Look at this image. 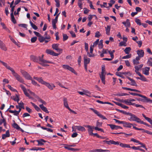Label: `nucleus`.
<instances>
[{
  "label": "nucleus",
  "instance_id": "obj_1",
  "mask_svg": "<svg viewBox=\"0 0 152 152\" xmlns=\"http://www.w3.org/2000/svg\"><path fill=\"white\" fill-rule=\"evenodd\" d=\"M106 72L105 69V66L102 65V66L101 73L99 74V76L102 82L104 84H105V77Z\"/></svg>",
  "mask_w": 152,
  "mask_h": 152
},
{
  "label": "nucleus",
  "instance_id": "obj_2",
  "mask_svg": "<svg viewBox=\"0 0 152 152\" xmlns=\"http://www.w3.org/2000/svg\"><path fill=\"white\" fill-rule=\"evenodd\" d=\"M127 114L129 116V117L128 118L129 121H135L137 123H140L141 120L135 115L129 113H127Z\"/></svg>",
  "mask_w": 152,
  "mask_h": 152
},
{
  "label": "nucleus",
  "instance_id": "obj_3",
  "mask_svg": "<svg viewBox=\"0 0 152 152\" xmlns=\"http://www.w3.org/2000/svg\"><path fill=\"white\" fill-rule=\"evenodd\" d=\"M12 73L13 76L18 81L21 83H24V80L18 74L16 73L14 70L12 72Z\"/></svg>",
  "mask_w": 152,
  "mask_h": 152
},
{
  "label": "nucleus",
  "instance_id": "obj_4",
  "mask_svg": "<svg viewBox=\"0 0 152 152\" xmlns=\"http://www.w3.org/2000/svg\"><path fill=\"white\" fill-rule=\"evenodd\" d=\"M62 67L64 69L68 70L76 75H77V73L75 72L74 69L69 65H63L62 66Z\"/></svg>",
  "mask_w": 152,
  "mask_h": 152
},
{
  "label": "nucleus",
  "instance_id": "obj_5",
  "mask_svg": "<svg viewBox=\"0 0 152 152\" xmlns=\"http://www.w3.org/2000/svg\"><path fill=\"white\" fill-rule=\"evenodd\" d=\"M84 64L85 69L86 71H88L87 64L89 63L90 61V59L88 58L87 56L85 55L84 56Z\"/></svg>",
  "mask_w": 152,
  "mask_h": 152
},
{
  "label": "nucleus",
  "instance_id": "obj_6",
  "mask_svg": "<svg viewBox=\"0 0 152 152\" xmlns=\"http://www.w3.org/2000/svg\"><path fill=\"white\" fill-rule=\"evenodd\" d=\"M39 61L40 62L39 64L44 66H48V64H47V63H53L52 62L49 61H47L46 60H44L43 59L39 57Z\"/></svg>",
  "mask_w": 152,
  "mask_h": 152
},
{
  "label": "nucleus",
  "instance_id": "obj_7",
  "mask_svg": "<svg viewBox=\"0 0 152 152\" xmlns=\"http://www.w3.org/2000/svg\"><path fill=\"white\" fill-rule=\"evenodd\" d=\"M39 61L40 62L39 64L44 66H48V64H47V63H53L52 62L49 61H47L46 60H44L43 59L39 57Z\"/></svg>",
  "mask_w": 152,
  "mask_h": 152
},
{
  "label": "nucleus",
  "instance_id": "obj_8",
  "mask_svg": "<svg viewBox=\"0 0 152 152\" xmlns=\"http://www.w3.org/2000/svg\"><path fill=\"white\" fill-rule=\"evenodd\" d=\"M23 76L26 79L28 80H31L32 77L27 72L23 70H21L20 72Z\"/></svg>",
  "mask_w": 152,
  "mask_h": 152
},
{
  "label": "nucleus",
  "instance_id": "obj_9",
  "mask_svg": "<svg viewBox=\"0 0 152 152\" xmlns=\"http://www.w3.org/2000/svg\"><path fill=\"white\" fill-rule=\"evenodd\" d=\"M90 109L92 110L95 114L99 117L100 118H102L103 119H106L107 118L101 114L98 111L94 110V109L91 108Z\"/></svg>",
  "mask_w": 152,
  "mask_h": 152
},
{
  "label": "nucleus",
  "instance_id": "obj_10",
  "mask_svg": "<svg viewBox=\"0 0 152 152\" xmlns=\"http://www.w3.org/2000/svg\"><path fill=\"white\" fill-rule=\"evenodd\" d=\"M46 53L52 55L54 56H58L59 55V54L55 53L52 50L49 49H47L46 51Z\"/></svg>",
  "mask_w": 152,
  "mask_h": 152
},
{
  "label": "nucleus",
  "instance_id": "obj_11",
  "mask_svg": "<svg viewBox=\"0 0 152 152\" xmlns=\"http://www.w3.org/2000/svg\"><path fill=\"white\" fill-rule=\"evenodd\" d=\"M45 85L49 89L51 90H53L55 87V86L53 83H50L47 82H46Z\"/></svg>",
  "mask_w": 152,
  "mask_h": 152
},
{
  "label": "nucleus",
  "instance_id": "obj_12",
  "mask_svg": "<svg viewBox=\"0 0 152 152\" xmlns=\"http://www.w3.org/2000/svg\"><path fill=\"white\" fill-rule=\"evenodd\" d=\"M0 62L2 64L8 69L10 70L11 72L14 70V69L12 67L9 66L6 63L0 60Z\"/></svg>",
  "mask_w": 152,
  "mask_h": 152
},
{
  "label": "nucleus",
  "instance_id": "obj_13",
  "mask_svg": "<svg viewBox=\"0 0 152 152\" xmlns=\"http://www.w3.org/2000/svg\"><path fill=\"white\" fill-rule=\"evenodd\" d=\"M59 44H54L52 45V48L57 51L60 52L62 51V49L58 48Z\"/></svg>",
  "mask_w": 152,
  "mask_h": 152
},
{
  "label": "nucleus",
  "instance_id": "obj_14",
  "mask_svg": "<svg viewBox=\"0 0 152 152\" xmlns=\"http://www.w3.org/2000/svg\"><path fill=\"white\" fill-rule=\"evenodd\" d=\"M150 68L148 67H146L143 68L142 69V73L144 75H149V71Z\"/></svg>",
  "mask_w": 152,
  "mask_h": 152
},
{
  "label": "nucleus",
  "instance_id": "obj_15",
  "mask_svg": "<svg viewBox=\"0 0 152 152\" xmlns=\"http://www.w3.org/2000/svg\"><path fill=\"white\" fill-rule=\"evenodd\" d=\"M20 87L23 90V91L24 92L25 94L29 98H31L30 95L28 93L27 90L26 89L25 87L22 85H20Z\"/></svg>",
  "mask_w": 152,
  "mask_h": 152
},
{
  "label": "nucleus",
  "instance_id": "obj_16",
  "mask_svg": "<svg viewBox=\"0 0 152 152\" xmlns=\"http://www.w3.org/2000/svg\"><path fill=\"white\" fill-rule=\"evenodd\" d=\"M123 126L125 127L131 128L132 126H133V124L129 122L124 121L123 123Z\"/></svg>",
  "mask_w": 152,
  "mask_h": 152
},
{
  "label": "nucleus",
  "instance_id": "obj_17",
  "mask_svg": "<svg viewBox=\"0 0 152 152\" xmlns=\"http://www.w3.org/2000/svg\"><path fill=\"white\" fill-rule=\"evenodd\" d=\"M88 128V131L89 134L90 135H92L93 134V129L94 128L93 127H92L90 125H87L86 126Z\"/></svg>",
  "mask_w": 152,
  "mask_h": 152
},
{
  "label": "nucleus",
  "instance_id": "obj_18",
  "mask_svg": "<svg viewBox=\"0 0 152 152\" xmlns=\"http://www.w3.org/2000/svg\"><path fill=\"white\" fill-rule=\"evenodd\" d=\"M137 54L138 56L142 58L144 56V53L143 50H139L137 51Z\"/></svg>",
  "mask_w": 152,
  "mask_h": 152
},
{
  "label": "nucleus",
  "instance_id": "obj_19",
  "mask_svg": "<svg viewBox=\"0 0 152 152\" xmlns=\"http://www.w3.org/2000/svg\"><path fill=\"white\" fill-rule=\"evenodd\" d=\"M10 134L9 133V131L7 130L6 131L5 134H2V139L3 140H4L6 138L9 137L10 136Z\"/></svg>",
  "mask_w": 152,
  "mask_h": 152
},
{
  "label": "nucleus",
  "instance_id": "obj_20",
  "mask_svg": "<svg viewBox=\"0 0 152 152\" xmlns=\"http://www.w3.org/2000/svg\"><path fill=\"white\" fill-rule=\"evenodd\" d=\"M39 56L37 57L33 55H31L30 56V58L33 61L35 62H37L39 60Z\"/></svg>",
  "mask_w": 152,
  "mask_h": 152
},
{
  "label": "nucleus",
  "instance_id": "obj_21",
  "mask_svg": "<svg viewBox=\"0 0 152 152\" xmlns=\"http://www.w3.org/2000/svg\"><path fill=\"white\" fill-rule=\"evenodd\" d=\"M106 31V34L108 35H110V31L111 26L108 25L107 27H105Z\"/></svg>",
  "mask_w": 152,
  "mask_h": 152
},
{
  "label": "nucleus",
  "instance_id": "obj_22",
  "mask_svg": "<svg viewBox=\"0 0 152 152\" xmlns=\"http://www.w3.org/2000/svg\"><path fill=\"white\" fill-rule=\"evenodd\" d=\"M127 78L131 81V83L130 84L132 86H137V84L134 80L129 77Z\"/></svg>",
  "mask_w": 152,
  "mask_h": 152
},
{
  "label": "nucleus",
  "instance_id": "obj_23",
  "mask_svg": "<svg viewBox=\"0 0 152 152\" xmlns=\"http://www.w3.org/2000/svg\"><path fill=\"white\" fill-rule=\"evenodd\" d=\"M122 23L126 27H129L130 26V23L129 22V20L128 19L126 20V22H123Z\"/></svg>",
  "mask_w": 152,
  "mask_h": 152
},
{
  "label": "nucleus",
  "instance_id": "obj_24",
  "mask_svg": "<svg viewBox=\"0 0 152 152\" xmlns=\"http://www.w3.org/2000/svg\"><path fill=\"white\" fill-rule=\"evenodd\" d=\"M63 101L64 106L65 107H66V108L68 109L69 110L70 108L68 106L66 99L65 98H64Z\"/></svg>",
  "mask_w": 152,
  "mask_h": 152
},
{
  "label": "nucleus",
  "instance_id": "obj_25",
  "mask_svg": "<svg viewBox=\"0 0 152 152\" xmlns=\"http://www.w3.org/2000/svg\"><path fill=\"white\" fill-rule=\"evenodd\" d=\"M76 127L77 128V130L78 131L82 132H85L86 131L85 128L83 126H78L77 127Z\"/></svg>",
  "mask_w": 152,
  "mask_h": 152
},
{
  "label": "nucleus",
  "instance_id": "obj_26",
  "mask_svg": "<svg viewBox=\"0 0 152 152\" xmlns=\"http://www.w3.org/2000/svg\"><path fill=\"white\" fill-rule=\"evenodd\" d=\"M122 102L128 105H133L134 104V103H132L131 102L129 99L125 100H124Z\"/></svg>",
  "mask_w": 152,
  "mask_h": 152
},
{
  "label": "nucleus",
  "instance_id": "obj_27",
  "mask_svg": "<svg viewBox=\"0 0 152 152\" xmlns=\"http://www.w3.org/2000/svg\"><path fill=\"white\" fill-rule=\"evenodd\" d=\"M39 106L41 109L44 111L46 113H49V111L47 110V108L45 107H44L43 104L39 105Z\"/></svg>",
  "mask_w": 152,
  "mask_h": 152
},
{
  "label": "nucleus",
  "instance_id": "obj_28",
  "mask_svg": "<svg viewBox=\"0 0 152 152\" xmlns=\"http://www.w3.org/2000/svg\"><path fill=\"white\" fill-rule=\"evenodd\" d=\"M27 91L28 93L30 95V96L31 97V98H31V96H34L35 97H37V96L36 94H35L33 92L31 91L30 90L28 89L27 90Z\"/></svg>",
  "mask_w": 152,
  "mask_h": 152
},
{
  "label": "nucleus",
  "instance_id": "obj_29",
  "mask_svg": "<svg viewBox=\"0 0 152 152\" xmlns=\"http://www.w3.org/2000/svg\"><path fill=\"white\" fill-rule=\"evenodd\" d=\"M27 91L28 93L30 95V96L31 97V98H31V96H34L35 97H37V96L36 94H35L33 92L31 91L30 90L28 89L27 90Z\"/></svg>",
  "mask_w": 152,
  "mask_h": 152
},
{
  "label": "nucleus",
  "instance_id": "obj_30",
  "mask_svg": "<svg viewBox=\"0 0 152 152\" xmlns=\"http://www.w3.org/2000/svg\"><path fill=\"white\" fill-rule=\"evenodd\" d=\"M37 141L38 142V145H43V142H46L45 140L42 139L37 140Z\"/></svg>",
  "mask_w": 152,
  "mask_h": 152
},
{
  "label": "nucleus",
  "instance_id": "obj_31",
  "mask_svg": "<svg viewBox=\"0 0 152 152\" xmlns=\"http://www.w3.org/2000/svg\"><path fill=\"white\" fill-rule=\"evenodd\" d=\"M140 146H137V147H135L134 146H133L131 148L134 150H139L140 151H142L143 152H145V151L143 149L140 148Z\"/></svg>",
  "mask_w": 152,
  "mask_h": 152
},
{
  "label": "nucleus",
  "instance_id": "obj_32",
  "mask_svg": "<svg viewBox=\"0 0 152 152\" xmlns=\"http://www.w3.org/2000/svg\"><path fill=\"white\" fill-rule=\"evenodd\" d=\"M64 145H65L64 146V148L66 149H67L69 150H71L72 151L74 150V148H70V146H69V145L64 144Z\"/></svg>",
  "mask_w": 152,
  "mask_h": 152
},
{
  "label": "nucleus",
  "instance_id": "obj_33",
  "mask_svg": "<svg viewBox=\"0 0 152 152\" xmlns=\"http://www.w3.org/2000/svg\"><path fill=\"white\" fill-rule=\"evenodd\" d=\"M131 50V48L130 47H126V48L124 51L126 54H128Z\"/></svg>",
  "mask_w": 152,
  "mask_h": 152
},
{
  "label": "nucleus",
  "instance_id": "obj_34",
  "mask_svg": "<svg viewBox=\"0 0 152 152\" xmlns=\"http://www.w3.org/2000/svg\"><path fill=\"white\" fill-rule=\"evenodd\" d=\"M0 48L2 50L6 51L7 50V48L6 47L5 45L3 42L0 46Z\"/></svg>",
  "mask_w": 152,
  "mask_h": 152
},
{
  "label": "nucleus",
  "instance_id": "obj_35",
  "mask_svg": "<svg viewBox=\"0 0 152 152\" xmlns=\"http://www.w3.org/2000/svg\"><path fill=\"white\" fill-rule=\"evenodd\" d=\"M12 126L15 129H17L22 130V129L19 127V126L18 125V124L15 123H14L12 124Z\"/></svg>",
  "mask_w": 152,
  "mask_h": 152
},
{
  "label": "nucleus",
  "instance_id": "obj_36",
  "mask_svg": "<svg viewBox=\"0 0 152 152\" xmlns=\"http://www.w3.org/2000/svg\"><path fill=\"white\" fill-rule=\"evenodd\" d=\"M10 15L12 21L13 23H16V21L13 15V14H12V13H11L10 14Z\"/></svg>",
  "mask_w": 152,
  "mask_h": 152
},
{
  "label": "nucleus",
  "instance_id": "obj_37",
  "mask_svg": "<svg viewBox=\"0 0 152 152\" xmlns=\"http://www.w3.org/2000/svg\"><path fill=\"white\" fill-rule=\"evenodd\" d=\"M13 99L14 101H17L18 103L20 100L19 96L18 95L16 94L15 96L14 97Z\"/></svg>",
  "mask_w": 152,
  "mask_h": 152
},
{
  "label": "nucleus",
  "instance_id": "obj_38",
  "mask_svg": "<svg viewBox=\"0 0 152 152\" xmlns=\"http://www.w3.org/2000/svg\"><path fill=\"white\" fill-rule=\"evenodd\" d=\"M143 66V64H141L140 65H139L138 66H135L134 67V68H135V70H139Z\"/></svg>",
  "mask_w": 152,
  "mask_h": 152
},
{
  "label": "nucleus",
  "instance_id": "obj_39",
  "mask_svg": "<svg viewBox=\"0 0 152 152\" xmlns=\"http://www.w3.org/2000/svg\"><path fill=\"white\" fill-rule=\"evenodd\" d=\"M18 105L20 107V110H21L22 108L23 109H24V103L22 101H21L20 103H19L18 102Z\"/></svg>",
  "mask_w": 152,
  "mask_h": 152
},
{
  "label": "nucleus",
  "instance_id": "obj_40",
  "mask_svg": "<svg viewBox=\"0 0 152 152\" xmlns=\"http://www.w3.org/2000/svg\"><path fill=\"white\" fill-rule=\"evenodd\" d=\"M41 128L43 129L46 130L47 131L52 132H53V129L49 128H45L43 126L41 127Z\"/></svg>",
  "mask_w": 152,
  "mask_h": 152
},
{
  "label": "nucleus",
  "instance_id": "obj_41",
  "mask_svg": "<svg viewBox=\"0 0 152 152\" xmlns=\"http://www.w3.org/2000/svg\"><path fill=\"white\" fill-rule=\"evenodd\" d=\"M30 23L31 26L35 30H36L38 28L31 21H30Z\"/></svg>",
  "mask_w": 152,
  "mask_h": 152
},
{
  "label": "nucleus",
  "instance_id": "obj_42",
  "mask_svg": "<svg viewBox=\"0 0 152 152\" xmlns=\"http://www.w3.org/2000/svg\"><path fill=\"white\" fill-rule=\"evenodd\" d=\"M140 76V80L144 82H147V81L146 78L143 75H141Z\"/></svg>",
  "mask_w": 152,
  "mask_h": 152
},
{
  "label": "nucleus",
  "instance_id": "obj_43",
  "mask_svg": "<svg viewBox=\"0 0 152 152\" xmlns=\"http://www.w3.org/2000/svg\"><path fill=\"white\" fill-rule=\"evenodd\" d=\"M82 1H78V5L80 9H82L83 8L82 5L83 3H82Z\"/></svg>",
  "mask_w": 152,
  "mask_h": 152
},
{
  "label": "nucleus",
  "instance_id": "obj_44",
  "mask_svg": "<svg viewBox=\"0 0 152 152\" xmlns=\"http://www.w3.org/2000/svg\"><path fill=\"white\" fill-rule=\"evenodd\" d=\"M39 40L40 42H42L45 40V38L44 37H43L41 35L39 37Z\"/></svg>",
  "mask_w": 152,
  "mask_h": 152
},
{
  "label": "nucleus",
  "instance_id": "obj_45",
  "mask_svg": "<svg viewBox=\"0 0 152 152\" xmlns=\"http://www.w3.org/2000/svg\"><path fill=\"white\" fill-rule=\"evenodd\" d=\"M44 37L45 38V39H46L49 40L50 39V36L49 35L47 34V33L46 32L45 34Z\"/></svg>",
  "mask_w": 152,
  "mask_h": 152
},
{
  "label": "nucleus",
  "instance_id": "obj_46",
  "mask_svg": "<svg viewBox=\"0 0 152 152\" xmlns=\"http://www.w3.org/2000/svg\"><path fill=\"white\" fill-rule=\"evenodd\" d=\"M117 104L118 105L121 107L125 109H128V107L122 104L121 103H119Z\"/></svg>",
  "mask_w": 152,
  "mask_h": 152
},
{
  "label": "nucleus",
  "instance_id": "obj_47",
  "mask_svg": "<svg viewBox=\"0 0 152 152\" xmlns=\"http://www.w3.org/2000/svg\"><path fill=\"white\" fill-rule=\"evenodd\" d=\"M131 141L134 142H136L138 144H142L141 142H140L139 141L135 139L134 138H132L131 140Z\"/></svg>",
  "mask_w": 152,
  "mask_h": 152
},
{
  "label": "nucleus",
  "instance_id": "obj_48",
  "mask_svg": "<svg viewBox=\"0 0 152 152\" xmlns=\"http://www.w3.org/2000/svg\"><path fill=\"white\" fill-rule=\"evenodd\" d=\"M144 101L145 102H149L150 103H152V100L149 99L146 96L145 97V99H144Z\"/></svg>",
  "mask_w": 152,
  "mask_h": 152
},
{
  "label": "nucleus",
  "instance_id": "obj_49",
  "mask_svg": "<svg viewBox=\"0 0 152 152\" xmlns=\"http://www.w3.org/2000/svg\"><path fill=\"white\" fill-rule=\"evenodd\" d=\"M135 22L137 24L140 26L141 25V20L137 18H136L135 20Z\"/></svg>",
  "mask_w": 152,
  "mask_h": 152
},
{
  "label": "nucleus",
  "instance_id": "obj_50",
  "mask_svg": "<svg viewBox=\"0 0 152 152\" xmlns=\"http://www.w3.org/2000/svg\"><path fill=\"white\" fill-rule=\"evenodd\" d=\"M39 83H40L42 84L45 85V84L46 82L43 80L41 78H40L39 79L38 81Z\"/></svg>",
  "mask_w": 152,
  "mask_h": 152
},
{
  "label": "nucleus",
  "instance_id": "obj_51",
  "mask_svg": "<svg viewBox=\"0 0 152 152\" xmlns=\"http://www.w3.org/2000/svg\"><path fill=\"white\" fill-rule=\"evenodd\" d=\"M128 94L126 93H118L117 94H116V96H126L128 95Z\"/></svg>",
  "mask_w": 152,
  "mask_h": 152
},
{
  "label": "nucleus",
  "instance_id": "obj_52",
  "mask_svg": "<svg viewBox=\"0 0 152 152\" xmlns=\"http://www.w3.org/2000/svg\"><path fill=\"white\" fill-rule=\"evenodd\" d=\"M132 56V55L131 54H128L126 56H124L123 57L122 59H128L130 58Z\"/></svg>",
  "mask_w": 152,
  "mask_h": 152
},
{
  "label": "nucleus",
  "instance_id": "obj_53",
  "mask_svg": "<svg viewBox=\"0 0 152 152\" xmlns=\"http://www.w3.org/2000/svg\"><path fill=\"white\" fill-rule=\"evenodd\" d=\"M113 120H114L116 123H117L118 124H123L124 122V121H119L115 119H114Z\"/></svg>",
  "mask_w": 152,
  "mask_h": 152
},
{
  "label": "nucleus",
  "instance_id": "obj_54",
  "mask_svg": "<svg viewBox=\"0 0 152 152\" xmlns=\"http://www.w3.org/2000/svg\"><path fill=\"white\" fill-rule=\"evenodd\" d=\"M63 40L64 41H65L68 38V37L67 36V35L65 34H63Z\"/></svg>",
  "mask_w": 152,
  "mask_h": 152
},
{
  "label": "nucleus",
  "instance_id": "obj_55",
  "mask_svg": "<svg viewBox=\"0 0 152 152\" xmlns=\"http://www.w3.org/2000/svg\"><path fill=\"white\" fill-rule=\"evenodd\" d=\"M1 3L3 4L4 6L5 5V0H0V7H2V5Z\"/></svg>",
  "mask_w": 152,
  "mask_h": 152
},
{
  "label": "nucleus",
  "instance_id": "obj_56",
  "mask_svg": "<svg viewBox=\"0 0 152 152\" xmlns=\"http://www.w3.org/2000/svg\"><path fill=\"white\" fill-rule=\"evenodd\" d=\"M115 3V1L114 0H111L110 3H108L109 7H111L112 5Z\"/></svg>",
  "mask_w": 152,
  "mask_h": 152
},
{
  "label": "nucleus",
  "instance_id": "obj_57",
  "mask_svg": "<svg viewBox=\"0 0 152 152\" xmlns=\"http://www.w3.org/2000/svg\"><path fill=\"white\" fill-rule=\"evenodd\" d=\"M7 86L8 88L12 91L15 92H17V91L16 89H14L13 87H12L11 86L8 85Z\"/></svg>",
  "mask_w": 152,
  "mask_h": 152
},
{
  "label": "nucleus",
  "instance_id": "obj_58",
  "mask_svg": "<svg viewBox=\"0 0 152 152\" xmlns=\"http://www.w3.org/2000/svg\"><path fill=\"white\" fill-rule=\"evenodd\" d=\"M101 36L99 31H97L95 33V37L97 38H99Z\"/></svg>",
  "mask_w": 152,
  "mask_h": 152
},
{
  "label": "nucleus",
  "instance_id": "obj_59",
  "mask_svg": "<svg viewBox=\"0 0 152 152\" xmlns=\"http://www.w3.org/2000/svg\"><path fill=\"white\" fill-rule=\"evenodd\" d=\"M94 128L96 130L100 131L103 132H104L103 130L102 129L99 128L97 127H94Z\"/></svg>",
  "mask_w": 152,
  "mask_h": 152
},
{
  "label": "nucleus",
  "instance_id": "obj_60",
  "mask_svg": "<svg viewBox=\"0 0 152 152\" xmlns=\"http://www.w3.org/2000/svg\"><path fill=\"white\" fill-rule=\"evenodd\" d=\"M84 95H86L87 96H89L90 94V92L87 90H84Z\"/></svg>",
  "mask_w": 152,
  "mask_h": 152
},
{
  "label": "nucleus",
  "instance_id": "obj_61",
  "mask_svg": "<svg viewBox=\"0 0 152 152\" xmlns=\"http://www.w3.org/2000/svg\"><path fill=\"white\" fill-rule=\"evenodd\" d=\"M85 48L86 51L88 52V43H85Z\"/></svg>",
  "mask_w": 152,
  "mask_h": 152
},
{
  "label": "nucleus",
  "instance_id": "obj_62",
  "mask_svg": "<svg viewBox=\"0 0 152 152\" xmlns=\"http://www.w3.org/2000/svg\"><path fill=\"white\" fill-rule=\"evenodd\" d=\"M99 41V39H97L96 40L94 43L92 45L94 47L96 46L98 44Z\"/></svg>",
  "mask_w": 152,
  "mask_h": 152
},
{
  "label": "nucleus",
  "instance_id": "obj_63",
  "mask_svg": "<svg viewBox=\"0 0 152 152\" xmlns=\"http://www.w3.org/2000/svg\"><path fill=\"white\" fill-rule=\"evenodd\" d=\"M55 1L56 3V7H60V4L59 3V0H55Z\"/></svg>",
  "mask_w": 152,
  "mask_h": 152
},
{
  "label": "nucleus",
  "instance_id": "obj_64",
  "mask_svg": "<svg viewBox=\"0 0 152 152\" xmlns=\"http://www.w3.org/2000/svg\"><path fill=\"white\" fill-rule=\"evenodd\" d=\"M19 26H20L25 28H26L27 27V25L26 24H19Z\"/></svg>",
  "mask_w": 152,
  "mask_h": 152
}]
</instances>
